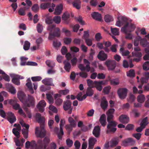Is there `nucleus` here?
Instances as JSON below:
<instances>
[{"label":"nucleus","mask_w":149,"mask_h":149,"mask_svg":"<svg viewBox=\"0 0 149 149\" xmlns=\"http://www.w3.org/2000/svg\"><path fill=\"white\" fill-rule=\"evenodd\" d=\"M63 63L64 64V68L68 72H69L71 67V65L70 63L68 61H64Z\"/></svg>","instance_id":"cd10ccee"},{"label":"nucleus","mask_w":149,"mask_h":149,"mask_svg":"<svg viewBox=\"0 0 149 149\" xmlns=\"http://www.w3.org/2000/svg\"><path fill=\"white\" fill-rule=\"evenodd\" d=\"M46 63L48 67L50 68H53L55 65L54 63L51 61L49 60H47L46 61Z\"/></svg>","instance_id":"680f3d73"},{"label":"nucleus","mask_w":149,"mask_h":149,"mask_svg":"<svg viewBox=\"0 0 149 149\" xmlns=\"http://www.w3.org/2000/svg\"><path fill=\"white\" fill-rule=\"evenodd\" d=\"M141 136V134L140 133H136L132 134V136L137 140H139L140 139Z\"/></svg>","instance_id":"338daca9"},{"label":"nucleus","mask_w":149,"mask_h":149,"mask_svg":"<svg viewBox=\"0 0 149 149\" xmlns=\"http://www.w3.org/2000/svg\"><path fill=\"white\" fill-rule=\"evenodd\" d=\"M111 84L113 85H118L119 83L118 79H115L110 80Z\"/></svg>","instance_id":"a18cd8bd"},{"label":"nucleus","mask_w":149,"mask_h":149,"mask_svg":"<svg viewBox=\"0 0 149 149\" xmlns=\"http://www.w3.org/2000/svg\"><path fill=\"white\" fill-rule=\"evenodd\" d=\"M108 103L106 99L104 98L102 99L101 102V106L103 109H106L108 106Z\"/></svg>","instance_id":"c756f323"},{"label":"nucleus","mask_w":149,"mask_h":149,"mask_svg":"<svg viewBox=\"0 0 149 149\" xmlns=\"http://www.w3.org/2000/svg\"><path fill=\"white\" fill-rule=\"evenodd\" d=\"M53 79L52 78H46L42 81V82L45 85L54 86L52 83Z\"/></svg>","instance_id":"dca6fc26"},{"label":"nucleus","mask_w":149,"mask_h":149,"mask_svg":"<svg viewBox=\"0 0 149 149\" xmlns=\"http://www.w3.org/2000/svg\"><path fill=\"white\" fill-rule=\"evenodd\" d=\"M7 114V120L10 123L12 124L16 121V118L13 113L11 112H9Z\"/></svg>","instance_id":"9b49d317"},{"label":"nucleus","mask_w":149,"mask_h":149,"mask_svg":"<svg viewBox=\"0 0 149 149\" xmlns=\"http://www.w3.org/2000/svg\"><path fill=\"white\" fill-rule=\"evenodd\" d=\"M132 54L133 56H135L136 57L140 58H141L142 56L141 53L138 52H132Z\"/></svg>","instance_id":"6e6d98bb"},{"label":"nucleus","mask_w":149,"mask_h":149,"mask_svg":"<svg viewBox=\"0 0 149 149\" xmlns=\"http://www.w3.org/2000/svg\"><path fill=\"white\" fill-rule=\"evenodd\" d=\"M84 62L85 64H86V71L89 72L91 70V67L90 66V63L87 60L84 59Z\"/></svg>","instance_id":"c9c22d12"},{"label":"nucleus","mask_w":149,"mask_h":149,"mask_svg":"<svg viewBox=\"0 0 149 149\" xmlns=\"http://www.w3.org/2000/svg\"><path fill=\"white\" fill-rule=\"evenodd\" d=\"M17 96L20 101L24 102V100L25 99L26 95L23 92L19 91L17 93Z\"/></svg>","instance_id":"2f4dec72"},{"label":"nucleus","mask_w":149,"mask_h":149,"mask_svg":"<svg viewBox=\"0 0 149 149\" xmlns=\"http://www.w3.org/2000/svg\"><path fill=\"white\" fill-rule=\"evenodd\" d=\"M73 5L76 8L79 9L81 7V2L79 0H74L73 2Z\"/></svg>","instance_id":"bb28decb"},{"label":"nucleus","mask_w":149,"mask_h":149,"mask_svg":"<svg viewBox=\"0 0 149 149\" xmlns=\"http://www.w3.org/2000/svg\"><path fill=\"white\" fill-rule=\"evenodd\" d=\"M135 99V96L133 94H130L129 98L127 99L129 102L132 103L133 102Z\"/></svg>","instance_id":"864d4df0"},{"label":"nucleus","mask_w":149,"mask_h":149,"mask_svg":"<svg viewBox=\"0 0 149 149\" xmlns=\"http://www.w3.org/2000/svg\"><path fill=\"white\" fill-rule=\"evenodd\" d=\"M46 103L44 100L40 101L37 106V108L40 112H42L44 110V108L45 107Z\"/></svg>","instance_id":"ddd939ff"},{"label":"nucleus","mask_w":149,"mask_h":149,"mask_svg":"<svg viewBox=\"0 0 149 149\" xmlns=\"http://www.w3.org/2000/svg\"><path fill=\"white\" fill-rule=\"evenodd\" d=\"M127 90L126 88H120L117 91L118 94L121 99H124L127 96Z\"/></svg>","instance_id":"6e6552de"},{"label":"nucleus","mask_w":149,"mask_h":149,"mask_svg":"<svg viewBox=\"0 0 149 149\" xmlns=\"http://www.w3.org/2000/svg\"><path fill=\"white\" fill-rule=\"evenodd\" d=\"M140 43L143 47H145L148 46V43L147 41L145 39L141 40L140 42Z\"/></svg>","instance_id":"603ef678"},{"label":"nucleus","mask_w":149,"mask_h":149,"mask_svg":"<svg viewBox=\"0 0 149 149\" xmlns=\"http://www.w3.org/2000/svg\"><path fill=\"white\" fill-rule=\"evenodd\" d=\"M70 17V15L69 13L68 12H66L63 15L62 19L64 21V22L65 23L68 24L69 22Z\"/></svg>","instance_id":"412c9836"},{"label":"nucleus","mask_w":149,"mask_h":149,"mask_svg":"<svg viewBox=\"0 0 149 149\" xmlns=\"http://www.w3.org/2000/svg\"><path fill=\"white\" fill-rule=\"evenodd\" d=\"M61 20V17L58 16H55L53 19V21L56 24H59Z\"/></svg>","instance_id":"5fc2aeb1"},{"label":"nucleus","mask_w":149,"mask_h":149,"mask_svg":"<svg viewBox=\"0 0 149 149\" xmlns=\"http://www.w3.org/2000/svg\"><path fill=\"white\" fill-rule=\"evenodd\" d=\"M23 102L25 106L29 107L34 106L35 99L33 96L28 95L27 97L24 100Z\"/></svg>","instance_id":"7ed1b4c3"},{"label":"nucleus","mask_w":149,"mask_h":149,"mask_svg":"<svg viewBox=\"0 0 149 149\" xmlns=\"http://www.w3.org/2000/svg\"><path fill=\"white\" fill-rule=\"evenodd\" d=\"M128 23V25L127 27V30L129 32H130L133 31L135 29V26L134 24L131 23L130 24L128 22H127L126 24Z\"/></svg>","instance_id":"f704fd0d"},{"label":"nucleus","mask_w":149,"mask_h":149,"mask_svg":"<svg viewBox=\"0 0 149 149\" xmlns=\"http://www.w3.org/2000/svg\"><path fill=\"white\" fill-rule=\"evenodd\" d=\"M15 128H14L13 129L12 132L13 133L16 137L17 138H19L20 137L19 133V131L16 130Z\"/></svg>","instance_id":"4d7b16f0"},{"label":"nucleus","mask_w":149,"mask_h":149,"mask_svg":"<svg viewBox=\"0 0 149 149\" xmlns=\"http://www.w3.org/2000/svg\"><path fill=\"white\" fill-rule=\"evenodd\" d=\"M148 118L147 117H146L144 118L142 120L141 122L140 125L141 127L143 128H145L146 125H147L148 123Z\"/></svg>","instance_id":"473e14b6"},{"label":"nucleus","mask_w":149,"mask_h":149,"mask_svg":"<svg viewBox=\"0 0 149 149\" xmlns=\"http://www.w3.org/2000/svg\"><path fill=\"white\" fill-rule=\"evenodd\" d=\"M120 52L123 56H127L130 54V52L128 50H125L123 47L120 48Z\"/></svg>","instance_id":"58836bf2"},{"label":"nucleus","mask_w":149,"mask_h":149,"mask_svg":"<svg viewBox=\"0 0 149 149\" xmlns=\"http://www.w3.org/2000/svg\"><path fill=\"white\" fill-rule=\"evenodd\" d=\"M35 117L38 123L42 124L44 122L45 118L43 116H42L40 113H37L36 114Z\"/></svg>","instance_id":"aec40b11"},{"label":"nucleus","mask_w":149,"mask_h":149,"mask_svg":"<svg viewBox=\"0 0 149 149\" xmlns=\"http://www.w3.org/2000/svg\"><path fill=\"white\" fill-rule=\"evenodd\" d=\"M127 76L130 77H134L135 76V72L134 70H130L127 72Z\"/></svg>","instance_id":"49530a36"},{"label":"nucleus","mask_w":149,"mask_h":149,"mask_svg":"<svg viewBox=\"0 0 149 149\" xmlns=\"http://www.w3.org/2000/svg\"><path fill=\"white\" fill-rule=\"evenodd\" d=\"M71 102L69 100H67L64 102L63 109L65 111L68 110V113L69 114H71L72 112V108L71 107Z\"/></svg>","instance_id":"0eeeda50"},{"label":"nucleus","mask_w":149,"mask_h":149,"mask_svg":"<svg viewBox=\"0 0 149 149\" xmlns=\"http://www.w3.org/2000/svg\"><path fill=\"white\" fill-rule=\"evenodd\" d=\"M104 19L106 22H109L113 20V18L111 16L107 15H105Z\"/></svg>","instance_id":"e433bc0d"},{"label":"nucleus","mask_w":149,"mask_h":149,"mask_svg":"<svg viewBox=\"0 0 149 149\" xmlns=\"http://www.w3.org/2000/svg\"><path fill=\"white\" fill-rule=\"evenodd\" d=\"M105 64L107 66L109 70H114L116 65V62L115 61H108L106 62Z\"/></svg>","instance_id":"9d476101"},{"label":"nucleus","mask_w":149,"mask_h":149,"mask_svg":"<svg viewBox=\"0 0 149 149\" xmlns=\"http://www.w3.org/2000/svg\"><path fill=\"white\" fill-rule=\"evenodd\" d=\"M57 145L56 143L52 142H51L48 146V149H56Z\"/></svg>","instance_id":"79ce46f5"},{"label":"nucleus","mask_w":149,"mask_h":149,"mask_svg":"<svg viewBox=\"0 0 149 149\" xmlns=\"http://www.w3.org/2000/svg\"><path fill=\"white\" fill-rule=\"evenodd\" d=\"M37 29L38 32L39 33H41L42 31L43 28L42 24L38 23L37 26Z\"/></svg>","instance_id":"bf43d9fd"},{"label":"nucleus","mask_w":149,"mask_h":149,"mask_svg":"<svg viewBox=\"0 0 149 149\" xmlns=\"http://www.w3.org/2000/svg\"><path fill=\"white\" fill-rule=\"evenodd\" d=\"M92 88H88L86 92V94L88 96H91L93 94V91Z\"/></svg>","instance_id":"c03bdc74"},{"label":"nucleus","mask_w":149,"mask_h":149,"mask_svg":"<svg viewBox=\"0 0 149 149\" xmlns=\"http://www.w3.org/2000/svg\"><path fill=\"white\" fill-rule=\"evenodd\" d=\"M68 120L70 124L72 125L73 127H75L76 125V122L75 120L71 117L69 118Z\"/></svg>","instance_id":"37998d69"},{"label":"nucleus","mask_w":149,"mask_h":149,"mask_svg":"<svg viewBox=\"0 0 149 149\" xmlns=\"http://www.w3.org/2000/svg\"><path fill=\"white\" fill-rule=\"evenodd\" d=\"M33 11L35 13L38 12L39 10V7L38 4H35L33 5L31 8Z\"/></svg>","instance_id":"09e8293b"},{"label":"nucleus","mask_w":149,"mask_h":149,"mask_svg":"<svg viewBox=\"0 0 149 149\" xmlns=\"http://www.w3.org/2000/svg\"><path fill=\"white\" fill-rule=\"evenodd\" d=\"M111 88L110 86H107L104 87L103 90V92L106 94H108L109 93Z\"/></svg>","instance_id":"69168bd1"},{"label":"nucleus","mask_w":149,"mask_h":149,"mask_svg":"<svg viewBox=\"0 0 149 149\" xmlns=\"http://www.w3.org/2000/svg\"><path fill=\"white\" fill-rule=\"evenodd\" d=\"M27 83L26 84V86L29 90L30 92L31 93L33 94L34 91L33 88L32 84L30 78H28L26 80Z\"/></svg>","instance_id":"6ab92c4d"},{"label":"nucleus","mask_w":149,"mask_h":149,"mask_svg":"<svg viewBox=\"0 0 149 149\" xmlns=\"http://www.w3.org/2000/svg\"><path fill=\"white\" fill-rule=\"evenodd\" d=\"M137 100L140 103H143L145 100V97L143 94H140L137 97Z\"/></svg>","instance_id":"72a5a7b5"},{"label":"nucleus","mask_w":149,"mask_h":149,"mask_svg":"<svg viewBox=\"0 0 149 149\" xmlns=\"http://www.w3.org/2000/svg\"><path fill=\"white\" fill-rule=\"evenodd\" d=\"M98 59L101 61H104L107 58V55L104 53L103 51H101L99 52L97 56Z\"/></svg>","instance_id":"a211bd4d"},{"label":"nucleus","mask_w":149,"mask_h":149,"mask_svg":"<svg viewBox=\"0 0 149 149\" xmlns=\"http://www.w3.org/2000/svg\"><path fill=\"white\" fill-rule=\"evenodd\" d=\"M100 128L98 126L95 127L93 131V133L94 135L96 137H98L100 135Z\"/></svg>","instance_id":"4be33fe9"},{"label":"nucleus","mask_w":149,"mask_h":149,"mask_svg":"<svg viewBox=\"0 0 149 149\" xmlns=\"http://www.w3.org/2000/svg\"><path fill=\"white\" fill-rule=\"evenodd\" d=\"M134 128V125L132 124H128L126 126L125 129L129 131L132 130Z\"/></svg>","instance_id":"13d9d810"},{"label":"nucleus","mask_w":149,"mask_h":149,"mask_svg":"<svg viewBox=\"0 0 149 149\" xmlns=\"http://www.w3.org/2000/svg\"><path fill=\"white\" fill-rule=\"evenodd\" d=\"M87 83L89 87L88 88H93V85L94 84V83L92 80L90 79H88Z\"/></svg>","instance_id":"e2e57ef3"},{"label":"nucleus","mask_w":149,"mask_h":149,"mask_svg":"<svg viewBox=\"0 0 149 149\" xmlns=\"http://www.w3.org/2000/svg\"><path fill=\"white\" fill-rule=\"evenodd\" d=\"M11 76L13 78L12 81L14 84L17 85H20L19 79L20 78V76L13 74L11 75Z\"/></svg>","instance_id":"f8f14e48"},{"label":"nucleus","mask_w":149,"mask_h":149,"mask_svg":"<svg viewBox=\"0 0 149 149\" xmlns=\"http://www.w3.org/2000/svg\"><path fill=\"white\" fill-rule=\"evenodd\" d=\"M95 54V52L94 50L92 49H91V52L90 53L89 56L88 57L89 60L91 61L93 60V56Z\"/></svg>","instance_id":"052dcab7"},{"label":"nucleus","mask_w":149,"mask_h":149,"mask_svg":"<svg viewBox=\"0 0 149 149\" xmlns=\"http://www.w3.org/2000/svg\"><path fill=\"white\" fill-rule=\"evenodd\" d=\"M81 95L82 94L81 93L78 94L77 96V99L79 101H82L83 100L86 99L87 96H88L86 94L84 95L82 97H81Z\"/></svg>","instance_id":"4c0bfd02"},{"label":"nucleus","mask_w":149,"mask_h":149,"mask_svg":"<svg viewBox=\"0 0 149 149\" xmlns=\"http://www.w3.org/2000/svg\"><path fill=\"white\" fill-rule=\"evenodd\" d=\"M111 31L112 33L114 35H118L119 34V30L116 28L111 27Z\"/></svg>","instance_id":"de8ad7c7"},{"label":"nucleus","mask_w":149,"mask_h":149,"mask_svg":"<svg viewBox=\"0 0 149 149\" xmlns=\"http://www.w3.org/2000/svg\"><path fill=\"white\" fill-rule=\"evenodd\" d=\"M128 25V23L126 24L123 27L121 28V31L126 34L125 38L126 39L131 40L132 38V35L130 33H128L129 32L127 30V27Z\"/></svg>","instance_id":"1a4fd4ad"},{"label":"nucleus","mask_w":149,"mask_h":149,"mask_svg":"<svg viewBox=\"0 0 149 149\" xmlns=\"http://www.w3.org/2000/svg\"><path fill=\"white\" fill-rule=\"evenodd\" d=\"M132 112L135 118L139 117L140 114V113L138 112L137 110L136 109H133L132 110Z\"/></svg>","instance_id":"8fccbe9b"},{"label":"nucleus","mask_w":149,"mask_h":149,"mask_svg":"<svg viewBox=\"0 0 149 149\" xmlns=\"http://www.w3.org/2000/svg\"><path fill=\"white\" fill-rule=\"evenodd\" d=\"M119 120L120 122L123 124H126L129 122V118L126 115H122L119 117Z\"/></svg>","instance_id":"4468645a"},{"label":"nucleus","mask_w":149,"mask_h":149,"mask_svg":"<svg viewBox=\"0 0 149 149\" xmlns=\"http://www.w3.org/2000/svg\"><path fill=\"white\" fill-rule=\"evenodd\" d=\"M19 138H14V140L15 143L16 145L17 146H22L21 141L19 139Z\"/></svg>","instance_id":"0e129e2a"},{"label":"nucleus","mask_w":149,"mask_h":149,"mask_svg":"<svg viewBox=\"0 0 149 149\" xmlns=\"http://www.w3.org/2000/svg\"><path fill=\"white\" fill-rule=\"evenodd\" d=\"M54 25L49 26L47 29L50 31L49 34L48 38L49 40H52L55 37H59L60 35V30L58 28H55Z\"/></svg>","instance_id":"f03ea898"},{"label":"nucleus","mask_w":149,"mask_h":149,"mask_svg":"<svg viewBox=\"0 0 149 149\" xmlns=\"http://www.w3.org/2000/svg\"><path fill=\"white\" fill-rule=\"evenodd\" d=\"M50 142V139L48 137H45L44 138L43 143L41 140H38L37 142L38 149H45Z\"/></svg>","instance_id":"20e7f679"},{"label":"nucleus","mask_w":149,"mask_h":149,"mask_svg":"<svg viewBox=\"0 0 149 149\" xmlns=\"http://www.w3.org/2000/svg\"><path fill=\"white\" fill-rule=\"evenodd\" d=\"M135 143V140L132 138H128L123 141L122 145L124 146L134 145Z\"/></svg>","instance_id":"423d86ee"},{"label":"nucleus","mask_w":149,"mask_h":149,"mask_svg":"<svg viewBox=\"0 0 149 149\" xmlns=\"http://www.w3.org/2000/svg\"><path fill=\"white\" fill-rule=\"evenodd\" d=\"M107 121L108 124L107 127L108 130L107 131V133L108 134L110 132H115L116 130V128H115L117 124V123L113 120L114 116L113 115L107 114Z\"/></svg>","instance_id":"f257e3e1"},{"label":"nucleus","mask_w":149,"mask_h":149,"mask_svg":"<svg viewBox=\"0 0 149 149\" xmlns=\"http://www.w3.org/2000/svg\"><path fill=\"white\" fill-rule=\"evenodd\" d=\"M99 121L101 125L103 127H105L106 124V117L105 114H102L100 116Z\"/></svg>","instance_id":"5701e85b"},{"label":"nucleus","mask_w":149,"mask_h":149,"mask_svg":"<svg viewBox=\"0 0 149 149\" xmlns=\"http://www.w3.org/2000/svg\"><path fill=\"white\" fill-rule=\"evenodd\" d=\"M97 140L94 137L90 138L88 140V149H93Z\"/></svg>","instance_id":"2eb2a0df"},{"label":"nucleus","mask_w":149,"mask_h":149,"mask_svg":"<svg viewBox=\"0 0 149 149\" xmlns=\"http://www.w3.org/2000/svg\"><path fill=\"white\" fill-rule=\"evenodd\" d=\"M94 83L97 89L99 91H101L102 88V85L104 84L103 81H101L98 82L95 81H94Z\"/></svg>","instance_id":"b1692460"},{"label":"nucleus","mask_w":149,"mask_h":149,"mask_svg":"<svg viewBox=\"0 0 149 149\" xmlns=\"http://www.w3.org/2000/svg\"><path fill=\"white\" fill-rule=\"evenodd\" d=\"M50 7H51V3L49 2L42 3L40 6V8L43 10H45Z\"/></svg>","instance_id":"c85d7f7f"},{"label":"nucleus","mask_w":149,"mask_h":149,"mask_svg":"<svg viewBox=\"0 0 149 149\" xmlns=\"http://www.w3.org/2000/svg\"><path fill=\"white\" fill-rule=\"evenodd\" d=\"M28 130L27 129L23 128L22 130V133L23 134L24 137L25 139L27 138L28 134Z\"/></svg>","instance_id":"ea45409f"},{"label":"nucleus","mask_w":149,"mask_h":149,"mask_svg":"<svg viewBox=\"0 0 149 149\" xmlns=\"http://www.w3.org/2000/svg\"><path fill=\"white\" fill-rule=\"evenodd\" d=\"M35 133L37 137H44L46 135V131L43 125H41L40 127H37L35 129Z\"/></svg>","instance_id":"39448f33"},{"label":"nucleus","mask_w":149,"mask_h":149,"mask_svg":"<svg viewBox=\"0 0 149 149\" xmlns=\"http://www.w3.org/2000/svg\"><path fill=\"white\" fill-rule=\"evenodd\" d=\"M6 88L8 89L9 92L12 94H15L16 92V91L15 88L11 84H7L6 86Z\"/></svg>","instance_id":"a878e982"},{"label":"nucleus","mask_w":149,"mask_h":149,"mask_svg":"<svg viewBox=\"0 0 149 149\" xmlns=\"http://www.w3.org/2000/svg\"><path fill=\"white\" fill-rule=\"evenodd\" d=\"M143 69L144 70L147 71L149 70V61L145 62L143 65Z\"/></svg>","instance_id":"3c124183"},{"label":"nucleus","mask_w":149,"mask_h":149,"mask_svg":"<svg viewBox=\"0 0 149 149\" xmlns=\"http://www.w3.org/2000/svg\"><path fill=\"white\" fill-rule=\"evenodd\" d=\"M63 9V5L61 4L57 6L55 9L54 13L56 15H59L61 14Z\"/></svg>","instance_id":"393cba45"},{"label":"nucleus","mask_w":149,"mask_h":149,"mask_svg":"<svg viewBox=\"0 0 149 149\" xmlns=\"http://www.w3.org/2000/svg\"><path fill=\"white\" fill-rule=\"evenodd\" d=\"M74 145L76 149H79L80 148L81 144L78 141L76 140L74 142Z\"/></svg>","instance_id":"774afa93"},{"label":"nucleus","mask_w":149,"mask_h":149,"mask_svg":"<svg viewBox=\"0 0 149 149\" xmlns=\"http://www.w3.org/2000/svg\"><path fill=\"white\" fill-rule=\"evenodd\" d=\"M119 141L118 138H116L110 141L111 147H112L116 146L118 145Z\"/></svg>","instance_id":"7c9ffc66"},{"label":"nucleus","mask_w":149,"mask_h":149,"mask_svg":"<svg viewBox=\"0 0 149 149\" xmlns=\"http://www.w3.org/2000/svg\"><path fill=\"white\" fill-rule=\"evenodd\" d=\"M30 45V43L28 41H25L23 48L25 50H27L29 49Z\"/></svg>","instance_id":"a19ab883"},{"label":"nucleus","mask_w":149,"mask_h":149,"mask_svg":"<svg viewBox=\"0 0 149 149\" xmlns=\"http://www.w3.org/2000/svg\"><path fill=\"white\" fill-rule=\"evenodd\" d=\"M92 18L96 20L100 21L102 19V17L101 14L98 12H94L91 15Z\"/></svg>","instance_id":"f3484780"}]
</instances>
